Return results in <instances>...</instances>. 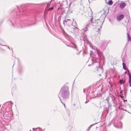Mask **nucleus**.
<instances>
[{
    "label": "nucleus",
    "mask_w": 131,
    "mask_h": 131,
    "mask_svg": "<svg viewBox=\"0 0 131 131\" xmlns=\"http://www.w3.org/2000/svg\"><path fill=\"white\" fill-rule=\"evenodd\" d=\"M69 89V87L67 85H64L61 88L60 93L63 99H67L69 97L70 92Z\"/></svg>",
    "instance_id": "nucleus-1"
},
{
    "label": "nucleus",
    "mask_w": 131,
    "mask_h": 131,
    "mask_svg": "<svg viewBox=\"0 0 131 131\" xmlns=\"http://www.w3.org/2000/svg\"><path fill=\"white\" fill-rule=\"evenodd\" d=\"M102 54H103L102 52L97 50V52H95L93 54L91 60L92 62V64H93L94 63L98 62L99 59L100 58L101 55H102Z\"/></svg>",
    "instance_id": "nucleus-2"
},
{
    "label": "nucleus",
    "mask_w": 131,
    "mask_h": 131,
    "mask_svg": "<svg viewBox=\"0 0 131 131\" xmlns=\"http://www.w3.org/2000/svg\"><path fill=\"white\" fill-rule=\"evenodd\" d=\"M91 23L92 24L93 26L95 27L99 26L101 28V26L102 25L103 22L102 21H101L100 19H99L95 20L94 22H92V23Z\"/></svg>",
    "instance_id": "nucleus-3"
},
{
    "label": "nucleus",
    "mask_w": 131,
    "mask_h": 131,
    "mask_svg": "<svg viewBox=\"0 0 131 131\" xmlns=\"http://www.w3.org/2000/svg\"><path fill=\"white\" fill-rule=\"evenodd\" d=\"M93 17L92 16V18L89 21V23L87 24L85 26V28L82 29L81 31H83L85 32L86 31H87L88 30V28L90 27V24L92 22V18Z\"/></svg>",
    "instance_id": "nucleus-4"
},
{
    "label": "nucleus",
    "mask_w": 131,
    "mask_h": 131,
    "mask_svg": "<svg viewBox=\"0 0 131 131\" xmlns=\"http://www.w3.org/2000/svg\"><path fill=\"white\" fill-rule=\"evenodd\" d=\"M107 45V42L105 40L103 41L102 42L100 47V48L103 50H104L105 48Z\"/></svg>",
    "instance_id": "nucleus-5"
},
{
    "label": "nucleus",
    "mask_w": 131,
    "mask_h": 131,
    "mask_svg": "<svg viewBox=\"0 0 131 131\" xmlns=\"http://www.w3.org/2000/svg\"><path fill=\"white\" fill-rule=\"evenodd\" d=\"M52 0H51L49 3V2H46L41 3V7L46 5L45 10H47L49 8V7L50 5L51 2H52Z\"/></svg>",
    "instance_id": "nucleus-6"
},
{
    "label": "nucleus",
    "mask_w": 131,
    "mask_h": 131,
    "mask_svg": "<svg viewBox=\"0 0 131 131\" xmlns=\"http://www.w3.org/2000/svg\"><path fill=\"white\" fill-rule=\"evenodd\" d=\"M124 17V15L123 14L118 15L116 17L117 19L119 21H120Z\"/></svg>",
    "instance_id": "nucleus-7"
},
{
    "label": "nucleus",
    "mask_w": 131,
    "mask_h": 131,
    "mask_svg": "<svg viewBox=\"0 0 131 131\" xmlns=\"http://www.w3.org/2000/svg\"><path fill=\"white\" fill-rule=\"evenodd\" d=\"M91 87H89L88 88H87L86 90L85 89H83V92L84 93H85V92L86 90L90 94L92 93L93 92L92 91H90L91 90Z\"/></svg>",
    "instance_id": "nucleus-8"
},
{
    "label": "nucleus",
    "mask_w": 131,
    "mask_h": 131,
    "mask_svg": "<svg viewBox=\"0 0 131 131\" xmlns=\"http://www.w3.org/2000/svg\"><path fill=\"white\" fill-rule=\"evenodd\" d=\"M96 71L98 72H99V75H100V74L102 73L103 72V69L100 67L97 68Z\"/></svg>",
    "instance_id": "nucleus-9"
},
{
    "label": "nucleus",
    "mask_w": 131,
    "mask_h": 131,
    "mask_svg": "<svg viewBox=\"0 0 131 131\" xmlns=\"http://www.w3.org/2000/svg\"><path fill=\"white\" fill-rule=\"evenodd\" d=\"M57 11L58 12H60V14H63L64 13H65L64 9L63 8H58Z\"/></svg>",
    "instance_id": "nucleus-10"
},
{
    "label": "nucleus",
    "mask_w": 131,
    "mask_h": 131,
    "mask_svg": "<svg viewBox=\"0 0 131 131\" xmlns=\"http://www.w3.org/2000/svg\"><path fill=\"white\" fill-rule=\"evenodd\" d=\"M126 4L125 3L122 2L121 3L120 5V8L121 9H123L126 6Z\"/></svg>",
    "instance_id": "nucleus-11"
},
{
    "label": "nucleus",
    "mask_w": 131,
    "mask_h": 131,
    "mask_svg": "<svg viewBox=\"0 0 131 131\" xmlns=\"http://www.w3.org/2000/svg\"><path fill=\"white\" fill-rule=\"evenodd\" d=\"M127 71L128 72V74L129 75V81L128 82L129 83H131V75L130 74L129 71L128 70H127Z\"/></svg>",
    "instance_id": "nucleus-12"
},
{
    "label": "nucleus",
    "mask_w": 131,
    "mask_h": 131,
    "mask_svg": "<svg viewBox=\"0 0 131 131\" xmlns=\"http://www.w3.org/2000/svg\"><path fill=\"white\" fill-rule=\"evenodd\" d=\"M119 82L122 85V84H124L125 83V81L123 80L120 79L119 81Z\"/></svg>",
    "instance_id": "nucleus-13"
},
{
    "label": "nucleus",
    "mask_w": 131,
    "mask_h": 131,
    "mask_svg": "<svg viewBox=\"0 0 131 131\" xmlns=\"http://www.w3.org/2000/svg\"><path fill=\"white\" fill-rule=\"evenodd\" d=\"M127 40L128 41H131V38L129 34L127 33Z\"/></svg>",
    "instance_id": "nucleus-14"
},
{
    "label": "nucleus",
    "mask_w": 131,
    "mask_h": 131,
    "mask_svg": "<svg viewBox=\"0 0 131 131\" xmlns=\"http://www.w3.org/2000/svg\"><path fill=\"white\" fill-rule=\"evenodd\" d=\"M61 29L62 30V32L63 33V34L65 36H67V34H66L64 30L61 27H60Z\"/></svg>",
    "instance_id": "nucleus-15"
},
{
    "label": "nucleus",
    "mask_w": 131,
    "mask_h": 131,
    "mask_svg": "<svg viewBox=\"0 0 131 131\" xmlns=\"http://www.w3.org/2000/svg\"><path fill=\"white\" fill-rule=\"evenodd\" d=\"M70 20L69 19H66L65 20H64L63 21V24L64 25H65L66 24V23L68 20Z\"/></svg>",
    "instance_id": "nucleus-16"
},
{
    "label": "nucleus",
    "mask_w": 131,
    "mask_h": 131,
    "mask_svg": "<svg viewBox=\"0 0 131 131\" xmlns=\"http://www.w3.org/2000/svg\"><path fill=\"white\" fill-rule=\"evenodd\" d=\"M123 68L125 70H127L126 68V66L124 62L123 63Z\"/></svg>",
    "instance_id": "nucleus-17"
},
{
    "label": "nucleus",
    "mask_w": 131,
    "mask_h": 131,
    "mask_svg": "<svg viewBox=\"0 0 131 131\" xmlns=\"http://www.w3.org/2000/svg\"><path fill=\"white\" fill-rule=\"evenodd\" d=\"M34 129H35V131H41V129L39 128H33V130L34 131Z\"/></svg>",
    "instance_id": "nucleus-18"
},
{
    "label": "nucleus",
    "mask_w": 131,
    "mask_h": 131,
    "mask_svg": "<svg viewBox=\"0 0 131 131\" xmlns=\"http://www.w3.org/2000/svg\"><path fill=\"white\" fill-rule=\"evenodd\" d=\"M97 123H96L94 124H91V125H90V126L89 127L88 129V130H89L92 127V126H93V125H95Z\"/></svg>",
    "instance_id": "nucleus-19"
},
{
    "label": "nucleus",
    "mask_w": 131,
    "mask_h": 131,
    "mask_svg": "<svg viewBox=\"0 0 131 131\" xmlns=\"http://www.w3.org/2000/svg\"><path fill=\"white\" fill-rule=\"evenodd\" d=\"M113 3L112 1V0H110L109 1L108 4L109 5H112Z\"/></svg>",
    "instance_id": "nucleus-20"
},
{
    "label": "nucleus",
    "mask_w": 131,
    "mask_h": 131,
    "mask_svg": "<svg viewBox=\"0 0 131 131\" xmlns=\"http://www.w3.org/2000/svg\"><path fill=\"white\" fill-rule=\"evenodd\" d=\"M54 7H52L50 8H49L47 11H51L53 9Z\"/></svg>",
    "instance_id": "nucleus-21"
},
{
    "label": "nucleus",
    "mask_w": 131,
    "mask_h": 131,
    "mask_svg": "<svg viewBox=\"0 0 131 131\" xmlns=\"http://www.w3.org/2000/svg\"><path fill=\"white\" fill-rule=\"evenodd\" d=\"M72 47L74 49H75L77 51H78V50L77 48V47L75 45H74V47Z\"/></svg>",
    "instance_id": "nucleus-22"
},
{
    "label": "nucleus",
    "mask_w": 131,
    "mask_h": 131,
    "mask_svg": "<svg viewBox=\"0 0 131 131\" xmlns=\"http://www.w3.org/2000/svg\"><path fill=\"white\" fill-rule=\"evenodd\" d=\"M58 97H59V99H60V101H61V102L62 103V104L63 105H64V107H65V104H64V103H63V102L62 101H61V99H60V97L59 96H58Z\"/></svg>",
    "instance_id": "nucleus-23"
},
{
    "label": "nucleus",
    "mask_w": 131,
    "mask_h": 131,
    "mask_svg": "<svg viewBox=\"0 0 131 131\" xmlns=\"http://www.w3.org/2000/svg\"><path fill=\"white\" fill-rule=\"evenodd\" d=\"M123 94H121V95H119V96L120 97H121L122 99L124 97L123 96Z\"/></svg>",
    "instance_id": "nucleus-24"
},
{
    "label": "nucleus",
    "mask_w": 131,
    "mask_h": 131,
    "mask_svg": "<svg viewBox=\"0 0 131 131\" xmlns=\"http://www.w3.org/2000/svg\"><path fill=\"white\" fill-rule=\"evenodd\" d=\"M123 90H122V91H120V94H123L122 93V92H123Z\"/></svg>",
    "instance_id": "nucleus-25"
},
{
    "label": "nucleus",
    "mask_w": 131,
    "mask_h": 131,
    "mask_svg": "<svg viewBox=\"0 0 131 131\" xmlns=\"http://www.w3.org/2000/svg\"><path fill=\"white\" fill-rule=\"evenodd\" d=\"M129 83V86L130 87H131V82Z\"/></svg>",
    "instance_id": "nucleus-26"
},
{
    "label": "nucleus",
    "mask_w": 131,
    "mask_h": 131,
    "mask_svg": "<svg viewBox=\"0 0 131 131\" xmlns=\"http://www.w3.org/2000/svg\"><path fill=\"white\" fill-rule=\"evenodd\" d=\"M78 29V28H77V27H75V28H74V29Z\"/></svg>",
    "instance_id": "nucleus-27"
},
{
    "label": "nucleus",
    "mask_w": 131,
    "mask_h": 131,
    "mask_svg": "<svg viewBox=\"0 0 131 131\" xmlns=\"http://www.w3.org/2000/svg\"><path fill=\"white\" fill-rule=\"evenodd\" d=\"M5 46H7V47L8 48V49H10V48H9V47L8 46H7V45H5Z\"/></svg>",
    "instance_id": "nucleus-28"
},
{
    "label": "nucleus",
    "mask_w": 131,
    "mask_h": 131,
    "mask_svg": "<svg viewBox=\"0 0 131 131\" xmlns=\"http://www.w3.org/2000/svg\"><path fill=\"white\" fill-rule=\"evenodd\" d=\"M122 109V110H124V111H126V110H124L123 108Z\"/></svg>",
    "instance_id": "nucleus-29"
},
{
    "label": "nucleus",
    "mask_w": 131,
    "mask_h": 131,
    "mask_svg": "<svg viewBox=\"0 0 131 131\" xmlns=\"http://www.w3.org/2000/svg\"><path fill=\"white\" fill-rule=\"evenodd\" d=\"M127 101V100H124V102H125V101Z\"/></svg>",
    "instance_id": "nucleus-30"
},
{
    "label": "nucleus",
    "mask_w": 131,
    "mask_h": 131,
    "mask_svg": "<svg viewBox=\"0 0 131 131\" xmlns=\"http://www.w3.org/2000/svg\"><path fill=\"white\" fill-rule=\"evenodd\" d=\"M127 73V71H126L125 72V73H125V74H126V73Z\"/></svg>",
    "instance_id": "nucleus-31"
},
{
    "label": "nucleus",
    "mask_w": 131,
    "mask_h": 131,
    "mask_svg": "<svg viewBox=\"0 0 131 131\" xmlns=\"http://www.w3.org/2000/svg\"><path fill=\"white\" fill-rule=\"evenodd\" d=\"M88 101H86L85 102V103H88Z\"/></svg>",
    "instance_id": "nucleus-32"
},
{
    "label": "nucleus",
    "mask_w": 131,
    "mask_h": 131,
    "mask_svg": "<svg viewBox=\"0 0 131 131\" xmlns=\"http://www.w3.org/2000/svg\"><path fill=\"white\" fill-rule=\"evenodd\" d=\"M12 25H13V26H14V24H13V23H12Z\"/></svg>",
    "instance_id": "nucleus-33"
},
{
    "label": "nucleus",
    "mask_w": 131,
    "mask_h": 131,
    "mask_svg": "<svg viewBox=\"0 0 131 131\" xmlns=\"http://www.w3.org/2000/svg\"><path fill=\"white\" fill-rule=\"evenodd\" d=\"M80 53V52H79V53H77V54H78L79 53Z\"/></svg>",
    "instance_id": "nucleus-34"
},
{
    "label": "nucleus",
    "mask_w": 131,
    "mask_h": 131,
    "mask_svg": "<svg viewBox=\"0 0 131 131\" xmlns=\"http://www.w3.org/2000/svg\"><path fill=\"white\" fill-rule=\"evenodd\" d=\"M125 92H124V94H125Z\"/></svg>",
    "instance_id": "nucleus-35"
},
{
    "label": "nucleus",
    "mask_w": 131,
    "mask_h": 131,
    "mask_svg": "<svg viewBox=\"0 0 131 131\" xmlns=\"http://www.w3.org/2000/svg\"><path fill=\"white\" fill-rule=\"evenodd\" d=\"M127 112H128V113H129V112L128 111H127Z\"/></svg>",
    "instance_id": "nucleus-36"
},
{
    "label": "nucleus",
    "mask_w": 131,
    "mask_h": 131,
    "mask_svg": "<svg viewBox=\"0 0 131 131\" xmlns=\"http://www.w3.org/2000/svg\"><path fill=\"white\" fill-rule=\"evenodd\" d=\"M130 92H131V90H130Z\"/></svg>",
    "instance_id": "nucleus-37"
}]
</instances>
